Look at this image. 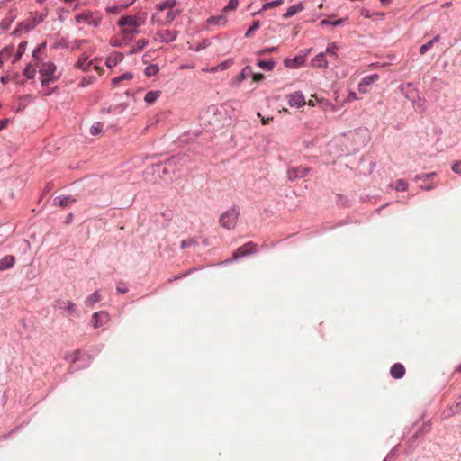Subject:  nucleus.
<instances>
[{
  "label": "nucleus",
  "instance_id": "774afa93",
  "mask_svg": "<svg viewBox=\"0 0 461 461\" xmlns=\"http://www.w3.org/2000/svg\"><path fill=\"white\" fill-rule=\"evenodd\" d=\"M456 405L461 410V395L459 396L458 401L456 402Z\"/></svg>",
  "mask_w": 461,
  "mask_h": 461
},
{
  "label": "nucleus",
  "instance_id": "bb28decb",
  "mask_svg": "<svg viewBox=\"0 0 461 461\" xmlns=\"http://www.w3.org/2000/svg\"><path fill=\"white\" fill-rule=\"evenodd\" d=\"M284 0H275L271 2H267L262 5V8L260 11L258 12L259 14L261 11H266L273 7L279 6L283 4ZM257 14V13H254L253 15Z\"/></svg>",
  "mask_w": 461,
  "mask_h": 461
},
{
  "label": "nucleus",
  "instance_id": "473e14b6",
  "mask_svg": "<svg viewBox=\"0 0 461 461\" xmlns=\"http://www.w3.org/2000/svg\"><path fill=\"white\" fill-rule=\"evenodd\" d=\"M461 411L460 408H458L456 404L453 406L448 407L447 409L444 410L443 415L445 418H449L454 416L456 413H459Z\"/></svg>",
  "mask_w": 461,
  "mask_h": 461
},
{
  "label": "nucleus",
  "instance_id": "338daca9",
  "mask_svg": "<svg viewBox=\"0 0 461 461\" xmlns=\"http://www.w3.org/2000/svg\"><path fill=\"white\" fill-rule=\"evenodd\" d=\"M380 2L382 3V5H388L391 4L392 0H380Z\"/></svg>",
  "mask_w": 461,
  "mask_h": 461
},
{
  "label": "nucleus",
  "instance_id": "4468645a",
  "mask_svg": "<svg viewBox=\"0 0 461 461\" xmlns=\"http://www.w3.org/2000/svg\"><path fill=\"white\" fill-rule=\"evenodd\" d=\"M253 74L252 68L250 66H246L240 73L234 79V83L236 85H240L243 80L249 77Z\"/></svg>",
  "mask_w": 461,
  "mask_h": 461
},
{
  "label": "nucleus",
  "instance_id": "72a5a7b5",
  "mask_svg": "<svg viewBox=\"0 0 461 461\" xmlns=\"http://www.w3.org/2000/svg\"><path fill=\"white\" fill-rule=\"evenodd\" d=\"M23 73L26 77L27 79H32L35 76L36 71L31 64H28L25 67V68L23 69Z\"/></svg>",
  "mask_w": 461,
  "mask_h": 461
},
{
  "label": "nucleus",
  "instance_id": "6e6d98bb",
  "mask_svg": "<svg viewBox=\"0 0 461 461\" xmlns=\"http://www.w3.org/2000/svg\"><path fill=\"white\" fill-rule=\"evenodd\" d=\"M395 456V449L392 450L387 456L384 458V461H392L393 458Z\"/></svg>",
  "mask_w": 461,
  "mask_h": 461
},
{
  "label": "nucleus",
  "instance_id": "4d7b16f0",
  "mask_svg": "<svg viewBox=\"0 0 461 461\" xmlns=\"http://www.w3.org/2000/svg\"><path fill=\"white\" fill-rule=\"evenodd\" d=\"M111 44L114 47H122L123 42L120 40L115 39L111 41Z\"/></svg>",
  "mask_w": 461,
  "mask_h": 461
},
{
  "label": "nucleus",
  "instance_id": "1a4fd4ad",
  "mask_svg": "<svg viewBox=\"0 0 461 461\" xmlns=\"http://www.w3.org/2000/svg\"><path fill=\"white\" fill-rule=\"evenodd\" d=\"M288 104L290 106L302 107L305 104L304 95L302 92H294L290 94L288 96Z\"/></svg>",
  "mask_w": 461,
  "mask_h": 461
},
{
  "label": "nucleus",
  "instance_id": "ddd939ff",
  "mask_svg": "<svg viewBox=\"0 0 461 461\" xmlns=\"http://www.w3.org/2000/svg\"><path fill=\"white\" fill-rule=\"evenodd\" d=\"M117 24L120 27H124L126 25H130V26L140 25V23L137 21V17L131 16V15H125V16L121 17V19L118 21Z\"/></svg>",
  "mask_w": 461,
  "mask_h": 461
},
{
  "label": "nucleus",
  "instance_id": "7c9ffc66",
  "mask_svg": "<svg viewBox=\"0 0 461 461\" xmlns=\"http://www.w3.org/2000/svg\"><path fill=\"white\" fill-rule=\"evenodd\" d=\"M158 66L157 64H150L145 68L144 74L146 77H149L151 76H155L158 73Z\"/></svg>",
  "mask_w": 461,
  "mask_h": 461
},
{
  "label": "nucleus",
  "instance_id": "e433bc0d",
  "mask_svg": "<svg viewBox=\"0 0 461 461\" xmlns=\"http://www.w3.org/2000/svg\"><path fill=\"white\" fill-rule=\"evenodd\" d=\"M430 428H431V425L429 422H427V423H424L420 429L419 430L413 435V438H417L419 437L420 434H425V433H428L429 432L430 430Z\"/></svg>",
  "mask_w": 461,
  "mask_h": 461
},
{
  "label": "nucleus",
  "instance_id": "20e7f679",
  "mask_svg": "<svg viewBox=\"0 0 461 461\" xmlns=\"http://www.w3.org/2000/svg\"><path fill=\"white\" fill-rule=\"evenodd\" d=\"M45 17L46 14H35L32 19L19 23L17 28L14 31V34H18L23 31L25 32L32 31L36 25L42 23Z\"/></svg>",
  "mask_w": 461,
  "mask_h": 461
},
{
  "label": "nucleus",
  "instance_id": "09e8293b",
  "mask_svg": "<svg viewBox=\"0 0 461 461\" xmlns=\"http://www.w3.org/2000/svg\"><path fill=\"white\" fill-rule=\"evenodd\" d=\"M337 50H338L337 44L335 42H332V43L329 44V46L327 47L326 53L331 54V55H336Z\"/></svg>",
  "mask_w": 461,
  "mask_h": 461
},
{
  "label": "nucleus",
  "instance_id": "7ed1b4c3",
  "mask_svg": "<svg viewBox=\"0 0 461 461\" xmlns=\"http://www.w3.org/2000/svg\"><path fill=\"white\" fill-rule=\"evenodd\" d=\"M56 70V66L52 62H47L42 64L40 68V74L42 77L41 79V83L42 86H47L50 83L55 81V77L53 74Z\"/></svg>",
  "mask_w": 461,
  "mask_h": 461
},
{
  "label": "nucleus",
  "instance_id": "cd10ccee",
  "mask_svg": "<svg viewBox=\"0 0 461 461\" xmlns=\"http://www.w3.org/2000/svg\"><path fill=\"white\" fill-rule=\"evenodd\" d=\"M176 5V0H166L158 5V9L159 11H164L167 8L171 9Z\"/></svg>",
  "mask_w": 461,
  "mask_h": 461
},
{
  "label": "nucleus",
  "instance_id": "6ab92c4d",
  "mask_svg": "<svg viewBox=\"0 0 461 461\" xmlns=\"http://www.w3.org/2000/svg\"><path fill=\"white\" fill-rule=\"evenodd\" d=\"M303 9V6L301 3L294 5L287 9V11L283 14V17L285 19H288L296 14L297 13H299L300 11H302Z\"/></svg>",
  "mask_w": 461,
  "mask_h": 461
},
{
  "label": "nucleus",
  "instance_id": "4be33fe9",
  "mask_svg": "<svg viewBox=\"0 0 461 461\" xmlns=\"http://www.w3.org/2000/svg\"><path fill=\"white\" fill-rule=\"evenodd\" d=\"M439 40H440V35L437 34L432 40L429 41L427 43L420 46V53L425 54L432 47V45L435 42L439 41Z\"/></svg>",
  "mask_w": 461,
  "mask_h": 461
},
{
  "label": "nucleus",
  "instance_id": "13d9d810",
  "mask_svg": "<svg viewBox=\"0 0 461 461\" xmlns=\"http://www.w3.org/2000/svg\"><path fill=\"white\" fill-rule=\"evenodd\" d=\"M117 291L119 293L124 294V293L128 292V288L124 285H120L117 286Z\"/></svg>",
  "mask_w": 461,
  "mask_h": 461
},
{
  "label": "nucleus",
  "instance_id": "ea45409f",
  "mask_svg": "<svg viewBox=\"0 0 461 461\" xmlns=\"http://www.w3.org/2000/svg\"><path fill=\"white\" fill-rule=\"evenodd\" d=\"M80 357H81V352L79 350H76V351L72 352L70 355L67 356L66 359L68 361H70L71 363L75 364L80 359Z\"/></svg>",
  "mask_w": 461,
  "mask_h": 461
},
{
  "label": "nucleus",
  "instance_id": "c9c22d12",
  "mask_svg": "<svg viewBox=\"0 0 461 461\" xmlns=\"http://www.w3.org/2000/svg\"><path fill=\"white\" fill-rule=\"evenodd\" d=\"M180 14V11L179 10H170L167 12V16H166V24H169L171 23L176 18V16Z\"/></svg>",
  "mask_w": 461,
  "mask_h": 461
},
{
  "label": "nucleus",
  "instance_id": "dca6fc26",
  "mask_svg": "<svg viewBox=\"0 0 461 461\" xmlns=\"http://www.w3.org/2000/svg\"><path fill=\"white\" fill-rule=\"evenodd\" d=\"M313 68H327L328 61L324 59V53L321 52L316 55L311 61Z\"/></svg>",
  "mask_w": 461,
  "mask_h": 461
},
{
  "label": "nucleus",
  "instance_id": "f03ea898",
  "mask_svg": "<svg viewBox=\"0 0 461 461\" xmlns=\"http://www.w3.org/2000/svg\"><path fill=\"white\" fill-rule=\"evenodd\" d=\"M239 215V207L234 205L221 215L219 222L221 227L231 230L236 226Z\"/></svg>",
  "mask_w": 461,
  "mask_h": 461
},
{
  "label": "nucleus",
  "instance_id": "bf43d9fd",
  "mask_svg": "<svg viewBox=\"0 0 461 461\" xmlns=\"http://www.w3.org/2000/svg\"><path fill=\"white\" fill-rule=\"evenodd\" d=\"M126 33H130V34L139 33V31L137 29H132V30L123 29L122 34H126Z\"/></svg>",
  "mask_w": 461,
  "mask_h": 461
},
{
  "label": "nucleus",
  "instance_id": "69168bd1",
  "mask_svg": "<svg viewBox=\"0 0 461 461\" xmlns=\"http://www.w3.org/2000/svg\"><path fill=\"white\" fill-rule=\"evenodd\" d=\"M273 118H264V117H262V119H261L262 124H267Z\"/></svg>",
  "mask_w": 461,
  "mask_h": 461
},
{
  "label": "nucleus",
  "instance_id": "2f4dec72",
  "mask_svg": "<svg viewBox=\"0 0 461 461\" xmlns=\"http://www.w3.org/2000/svg\"><path fill=\"white\" fill-rule=\"evenodd\" d=\"M101 299L100 294L98 291L94 292L91 294L86 300V303L88 306L94 305L95 303L99 302Z\"/></svg>",
  "mask_w": 461,
  "mask_h": 461
},
{
  "label": "nucleus",
  "instance_id": "e2e57ef3",
  "mask_svg": "<svg viewBox=\"0 0 461 461\" xmlns=\"http://www.w3.org/2000/svg\"><path fill=\"white\" fill-rule=\"evenodd\" d=\"M361 14H362L364 17H366V18H369V17H370L369 11H368V10H366V9H363V10L361 11Z\"/></svg>",
  "mask_w": 461,
  "mask_h": 461
},
{
  "label": "nucleus",
  "instance_id": "58836bf2",
  "mask_svg": "<svg viewBox=\"0 0 461 461\" xmlns=\"http://www.w3.org/2000/svg\"><path fill=\"white\" fill-rule=\"evenodd\" d=\"M207 22L212 24H220V23H225L226 18L223 15L219 16H211Z\"/></svg>",
  "mask_w": 461,
  "mask_h": 461
},
{
  "label": "nucleus",
  "instance_id": "864d4df0",
  "mask_svg": "<svg viewBox=\"0 0 461 461\" xmlns=\"http://www.w3.org/2000/svg\"><path fill=\"white\" fill-rule=\"evenodd\" d=\"M251 76H253V80L255 82L262 81L265 78V76L262 73H256L252 74Z\"/></svg>",
  "mask_w": 461,
  "mask_h": 461
},
{
  "label": "nucleus",
  "instance_id": "0eeeda50",
  "mask_svg": "<svg viewBox=\"0 0 461 461\" xmlns=\"http://www.w3.org/2000/svg\"><path fill=\"white\" fill-rule=\"evenodd\" d=\"M178 35V31H173V30H164V31H158L156 33L155 40L159 41L161 42H171L176 39Z\"/></svg>",
  "mask_w": 461,
  "mask_h": 461
},
{
  "label": "nucleus",
  "instance_id": "9d476101",
  "mask_svg": "<svg viewBox=\"0 0 461 461\" xmlns=\"http://www.w3.org/2000/svg\"><path fill=\"white\" fill-rule=\"evenodd\" d=\"M109 321V314L104 311L95 312L92 316V323L95 328L104 325Z\"/></svg>",
  "mask_w": 461,
  "mask_h": 461
},
{
  "label": "nucleus",
  "instance_id": "0e129e2a",
  "mask_svg": "<svg viewBox=\"0 0 461 461\" xmlns=\"http://www.w3.org/2000/svg\"><path fill=\"white\" fill-rule=\"evenodd\" d=\"M72 218H73L72 213H69V214L67 216L65 222H66L67 224H69V223L71 222V221H72Z\"/></svg>",
  "mask_w": 461,
  "mask_h": 461
},
{
  "label": "nucleus",
  "instance_id": "3c124183",
  "mask_svg": "<svg viewBox=\"0 0 461 461\" xmlns=\"http://www.w3.org/2000/svg\"><path fill=\"white\" fill-rule=\"evenodd\" d=\"M452 171L457 175H461V160L456 161L452 165Z\"/></svg>",
  "mask_w": 461,
  "mask_h": 461
},
{
  "label": "nucleus",
  "instance_id": "c03bdc74",
  "mask_svg": "<svg viewBox=\"0 0 461 461\" xmlns=\"http://www.w3.org/2000/svg\"><path fill=\"white\" fill-rule=\"evenodd\" d=\"M436 175H437L436 172L420 174L414 177V180L415 181H418V180L427 181L429 178L434 177Z\"/></svg>",
  "mask_w": 461,
  "mask_h": 461
},
{
  "label": "nucleus",
  "instance_id": "b1692460",
  "mask_svg": "<svg viewBox=\"0 0 461 461\" xmlns=\"http://www.w3.org/2000/svg\"><path fill=\"white\" fill-rule=\"evenodd\" d=\"M257 65L264 70L272 71L276 67V62L273 59L268 61L258 60Z\"/></svg>",
  "mask_w": 461,
  "mask_h": 461
},
{
  "label": "nucleus",
  "instance_id": "f257e3e1",
  "mask_svg": "<svg viewBox=\"0 0 461 461\" xmlns=\"http://www.w3.org/2000/svg\"><path fill=\"white\" fill-rule=\"evenodd\" d=\"M190 161L189 156L184 153H178L167 158L164 162L153 165V173H157L160 176H166L175 174L183 167L186 166Z\"/></svg>",
  "mask_w": 461,
  "mask_h": 461
},
{
  "label": "nucleus",
  "instance_id": "c85d7f7f",
  "mask_svg": "<svg viewBox=\"0 0 461 461\" xmlns=\"http://www.w3.org/2000/svg\"><path fill=\"white\" fill-rule=\"evenodd\" d=\"M133 78V74L131 72H126L119 77L113 78L112 83L113 86H117L122 80H131Z\"/></svg>",
  "mask_w": 461,
  "mask_h": 461
},
{
  "label": "nucleus",
  "instance_id": "f3484780",
  "mask_svg": "<svg viewBox=\"0 0 461 461\" xmlns=\"http://www.w3.org/2000/svg\"><path fill=\"white\" fill-rule=\"evenodd\" d=\"M56 304L62 310H65L68 313H73L76 311V304L71 301L64 302L62 300H57Z\"/></svg>",
  "mask_w": 461,
  "mask_h": 461
},
{
  "label": "nucleus",
  "instance_id": "5701e85b",
  "mask_svg": "<svg viewBox=\"0 0 461 461\" xmlns=\"http://www.w3.org/2000/svg\"><path fill=\"white\" fill-rule=\"evenodd\" d=\"M26 46H27L26 41H23L22 42H20V44L18 45L17 52L12 61L13 64L16 63L18 60L21 59L22 56L23 55V53L26 50Z\"/></svg>",
  "mask_w": 461,
  "mask_h": 461
},
{
  "label": "nucleus",
  "instance_id": "393cba45",
  "mask_svg": "<svg viewBox=\"0 0 461 461\" xmlns=\"http://www.w3.org/2000/svg\"><path fill=\"white\" fill-rule=\"evenodd\" d=\"M74 198L70 196H58L54 199L55 204H59L60 207H67L69 202H75Z\"/></svg>",
  "mask_w": 461,
  "mask_h": 461
},
{
  "label": "nucleus",
  "instance_id": "6e6552de",
  "mask_svg": "<svg viewBox=\"0 0 461 461\" xmlns=\"http://www.w3.org/2000/svg\"><path fill=\"white\" fill-rule=\"evenodd\" d=\"M310 171L309 167H297L287 170V177L289 181H295L296 179L304 177Z\"/></svg>",
  "mask_w": 461,
  "mask_h": 461
},
{
  "label": "nucleus",
  "instance_id": "a18cd8bd",
  "mask_svg": "<svg viewBox=\"0 0 461 461\" xmlns=\"http://www.w3.org/2000/svg\"><path fill=\"white\" fill-rule=\"evenodd\" d=\"M103 124L100 122L94 123L90 128V133L94 136L99 134L102 131Z\"/></svg>",
  "mask_w": 461,
  "mask_h": 461
},
{
  "label": "nucleus",
  "instance_id": "680f3d73",
  "mask_svg": "<svg viewBox=\"0 0 461 461\" xmlns=\"http://www.w3.org/2000/svg\"><path fill=\"white\" fill-rule=\"evenodd\" d=\"M435 187L434 185H423L421 186V188L425 191H430L432 190L433 188Z\"/></svg>",
  "mask_w": 461,
  "mask_h": 461
},
{
  "label": "nucleus",
  "instance_id": "f704fd0d",
  "mask_svg": "<svg viewBox=\"0 0 461 461\" xmlns=\"http://www.w3.org/2000/svg\"><path fill=\"white\" fill-rule=\"evenodd\" d=\"M260 26V23L259 21L256 20V21H253L252 22V24L249 26V28L247 30V32H245V37L246 38H249L250 36H252V33L258 30Z\"/></svg>",
  "mask_w": 461,
  "mask_h": 461
},
{
  "label": "nucleus",
  "instance_id": "39448f33",
  "mask_svg": "<svg viewBox=\"0 0 461 461\" xmlns=\"http://www.w3.org/2000/svg\"><path fill=\"white\" fill-rule=\"evenodd\" d=\"M257 244H255L252 241L247 242L241 247H239L237 249L234 250L232 254V259L228 260V262H231L233 260H237L240 258L255 254L257 252L256 250Z\"/></svg>",
  "mask_w": 461,
  "mask_h": 461
},
{
  "label": "nucleus",
  "instance_id": "49530a36",
  "mask_svg": "<svg viewBox=\"0 0 461 461\" xmlns=\"http://www.w3.org/2000/svg\"><path fill=\"white\" fill-rule=\"evenodd\" d=\"M239 0H229L228 5L223 8L225 12L235 10L238 7Z\"/></svg>",
  "mask_w": 461,
  "mask_h": 461
},
{
  "label": "nucleus",
  "instance_id": "4c0bfd02",
  "mask_svg": "<svg viewBox=\"0 0 461 461\" xmlns=\"http://www.w3.org/2000/svg\"><path fill=\"white\" fill-rule=\"evenodd\" d=\"M131 4L132 3L127 4V5H114V6H109L106 8V11L111 14H117L120 11H122V9L131 5Z\"/></svg>",
  "mask_w": 461,
  "mask_h": 461
},
{
  "label": "nucleus",
  "instance_id": "a878e982",
  "mask_svg": "<svg viewBox=\"0 0 461 461\" xmlns=\"http://www.w3.org/2000/svg\"><path fill=\"white\" fill-rule=\"evenodd\" d=\"M87 59L88 58L85 57V56L79 57L77 59V62L76 64L77 68H78L84 71H86L91 65V62H87Z\"/></svg>",
  "mask_w": 461,
  "mask_h": 461
},
{
  "label": "nucleus",
  "instance_id": "a211bd4d",
  "mask_svg": "<svg viewBox=\"0 0 461 461\" xmlns=\"http://www.w3.org/2000/svg\"><path fill=\"white\" fill-rule=\"evenodd\" d=\"M378 78H379V76L377 74H372V75L363 77L361 82L358 85V90L360 92H363L364 91L363 86H369V85L373 84Z\"/></svg>",
  "mask_w": 461,
  "mask_h": 461
},
{
  "label": "nucleus",
  "instance_id": "412c9836",
  "mask_svg": "<svg viewBox=\"0 0 461 461\" xmlns=\"http://www.w3.org/2000/svg\"><path fill=\"white\" fill-rule=\"evenodd\" d=\"M148 43H149V41L146 39H140V40L137 41L135 47L133 49L130 50L127 52V54L132 55L138 51L142 50L148 45Z\"/></svg>",
  "mask_w": 461,
  "mask_h": 461
},
{
  "label": "nucleus",
  "instance_id": "603ef678",
  "mask_svg": "<svg viewBox=\"0 0 461 461\" xmlns=\"http://www.w3.org/2000/svg\"><path fill=\"white\" fill-rule=\"evenodd\" d=\"M92 82V77H84L81 82L79 83L80 87H85L88 85H90Z\"/></svg>",
  "mask_w": 461,
  "mask_h": 461
},
{
  "label": "nucleus",
  "instance_id": "a19ab883",
  "mask_svg": "<svg viewBox=\"0 0 461 461\" xmlns=\"http://www.w3.org/2000/svg\"><path fill=\"white\" fill-rule=\"evenodd\" d=\"M46 43L40 44L34 50L32 51V57L34 60L38 61L41 59V52L43 49H45Z\"/></svg>",
  "mask_w": 461,
  "mask_h": 461
},
{
  "label": "nucleus",
  "instance_id": "c756f323",
  "mask_svg": "<svg viewBox=\"0 0 461 461\" xmlns=\"http://www.w3.org/2000/svg\"><path fill=\"white\" fill-rule=\"evenodd\" d=\"M348 18H340L335 21H330V19H323L321 21V25H332V26H339L342 25Z\"/></svg>",
  "mask_w": 461,
  "mask_h": 461
},
{
  "label": "nucleus",
  "instance_id": "de8ad7c7",
  "mask_svg": "<svg viewBox=\"0 0 461 461\" xmlns=\"http://www.w3.org/2000/svg\"><path fill=\"white\" fill-rule=\"evenodd\" d=\"M196 244V240L194 239H188V240H184L181 241V249H185L188 247H191L193 245H195Z\"/></svg>",
  "mask_w": 461,
  "mask_h": 461
},
{
  "label": "nucleus",
  "instance_id": "79ce46f5",
  "mask_svg": "<svg viewBox=\"0 0 461 461\" xmlns=\"http://www.w3.org/2000/svg\"><path fill=\"white\" fill-rule=\"evenodd\" d=\"M123 59V56L122 53H116V57L114 59H111L109 58L107 60H106V65L107 67H114L116 66L117 62L119 60H122Z\"/></svg>",
  "mask_w": 461,
  "mask_h": 461
},
{
  "label": "nucleus",
  "instance_id": "aec40b11",
  "mask_svg": "<svg viewBox=\"0 0 461 461\" xmlns=\"http://www.w3.org/2000/svg\"><path fill=\"white\" fill-rule=\"evenodd\" d=\"M160 95V90L149 91L145 95L144 101L149 104H152L159 98Z\"/></svg>",
  "mask_w": 461,
  "mask_h": 461
},
{
  "label": "nucleus",
  "instance_id": "8fccbe9b",
  "mask_svg": "<svg viewBox=\"0 0 461 461\" xmlns=\"http://www.w3.org/2000/svg\"><path fill=\"white\" fill-rule=\"evenodd\" d=\"M277 47H268V48H265L259 51H258V55L261 56V55H266L267 53H270V52H274V51H276L277 50Z\"/></svg>",
  "mask_w": 461,
  "mask_h": 461
},
{
  "label": "nucleus",
  "instance_id": "37998d69",
  "mask_svg": "<svg viewBox=\"0 0 461 461\" xmlns=\"http://www.w3.org/2000/svg\"><path fill=\"white\" fill-rule=\"evenodd\" d=\"M394 188L396 191H406L408 188V184L403 179H398L395 182Z\"/></svg>",
  "mask_w": 461,
  "mask_h": 461
},
{
  "label": "nucleus",
  "instance_id": "423d86ee",
  "mask_svg": "<svg viewBox=\"0 0 461 461\" xmlns=\"http://www.w3.org/2000/svg\"><path fill=\"white\" fill-rule=\"evenodd\" d=\"M93 14L90 11L84 12L81 14H78L75 16V20L77 23H86L89 25H93L94 27H98L101 23L102 18H93Z\"/></svg>",
  "mask_w": 461,
  "mask_h": 461
},
{
  "label": "nucleus",
  "instance_id": "2eb2a0df",
  "mask_svg": "<svg viewBox=\"0 0 461 461\" xmlns=\"http://www.w3.org/2000/svg\"><path fill=\"white\" fill-rule=\"evenodd\" d=\"M15 263V258L12 255L4 257L0 260V271L11 268Z\"/></svg>",
  "mask_w": 461,
  "mask_h": 461
},
{
  "label": "nucleus",
  "instance_id": "f8f14e48",
  "mask_svg": "<svg viewBox=\"0 0 461 461\" xmlns=\"http://www.w3.org/2000/svg\"><path fill=\"white\" fill-rule=\"evenodd\" d=\"M405 374V367L402 364L396 363L392 366L390 369V375L394 379H401L404 376Z\"/></svg>",
  "mask_w": 461,
  "mask_h": 461
},
{
  "label": "nucleus",
  "instance_id": "9b49d317",
  "mask_svg": "<svg viewBox=\"0 0 461 461\" xmlns=\"http://www.w3.org/2000/svg\"><path fill=\"white\" fill-rule=\"evenodd\" d=\"M306 55L307 54H304V55H298V56H295L294 58L293 59H285L284 60V65L286 67V68H299L300 66H302L303 64H304L305 60H306Z\"/></svg>",
  "mask_w": 461,
  "mask_h": 461
},
{
  "label": "nucleus",
  "instance_id": "5fc2aeb1",
  "mask_svg": "<svg viewBox=\"0 0 461 461\" xmlns=\"http://www.w3.org/2000/svg\"><path fill=\"white\" fill-rule=\"evenodd\" d=\"M8 122H9V119H7V118L0 120V131L5 129L7 126Z\"/></svg>",
  "mask_w": 461,
  "mask_h": 461
},
{
  "label": "nucleus",
  "instance_id": "052dcab7",
  "mask_svg": "<svg viewBox=\"0 0 461 461\" xmlns=\"http://www.w3.org/2000/svg\"><path fill=\"white\" fill-rule=\"evenodd\" d=\"M207 46V43H206V41L204 40L203 44H199L195 49L194 50L195 51H200L201 50L204 49L205 47Z\"/></svg>",
  "mask_w": 461,
  "mask_h": 461
}]
</instances>
